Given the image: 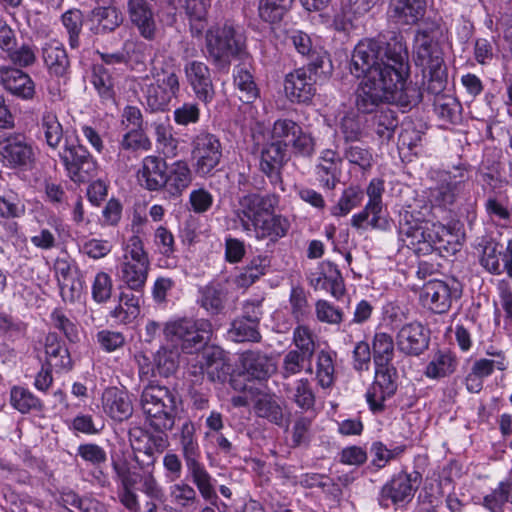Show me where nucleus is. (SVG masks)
I'll return each mask as SVG.
<instances>
[{"instance_id":"1","label":"nucleus","mask_w":512,"mask_h":512,"mask_svg":"<svg viewBox=\"0 0 512 512\" xmlns=\"http://www.w3.org/2000/svg\"><path fill=\"white\" fill-rule=\"evenodd\" d=\"M350 72L363 76L356 92V107L363 113L373 112L381 103L416 104L419 91L407 83L410 74L409 53L401 35L389 41L361 40L354 48Z\"/></svg>"},{"instance_id":"2","label":"nucleus","mask_w":512,"mask_h":512,"mask_svg":"<svg viewBox=\"0 0 512 512\" xmlns=\"http://www.w3.org/2000/svg\"><path fill=\"white\" fill-rule=\"evenodd\" d=\"M430 208L424 206L421 210L409 206L400 214V240L418 255H428L433 251L440 254H454L457 251V236L452 230L426 218Z\"/></svg>"},{"instance_id":"3","label":"nucleus","mask_w":512,"mask_h":512,"mask_svg":"<svg viewBox=\"0 0 512 512\" xmlns=\"http://www.w3.org/2000/svg\"><path fill=\"white\" fill-rule=\"evenodd\" d=\"M196 429L192 421H185L179 432L181 453L185 461L188 476L204 501L217 502L216 480L201 462V450L195 436Z\"/></svg>"},{"instance_id":"4","label":"nucleus","mask_w":512,"mask_h":512,"mask_svg":"<svg viewBox=\"0 0 512 512\" xmlns=\"http://www.w3.org/2000/svg\"><path fill=\"white\" fill-rule=\"evenodd\" d=\"M150 261L139 235L128 238L116 266V277L127 288L141 293L146 285Z\"/></svg>"},{"instance_id":"5","label":"nucleus","mask_w":512,"mask_h":512,"mask_svg":"<svg viewBox=\"0 0 512 512\" xmlns=\"http://www.w3.org/2000/svg\"><path fill=\"white\" fill-rule=\"evenodd\" d=\"M140 404L147 421L155 430L164 432L173 428L177 406L176 396L169 388L149 383L142 390Z\"/></svg>"},{"instance_id":"6","label":"nucleus","mask_w":512,"mask_h":512,"mask_svg":"<svg viewBox=\"0 0 512 512\" xmlns=\"http://www.w3.org/2000/svg\"><path fill=\"white\" fill-rule=\"evenodd\" d=\"M415 63L422 68L424 77H428V90L440 93L447 81L446 68L438 43L425 31L415 36Z\"/></svg>"},{"instance_id":"7","label":"nucleus","mask_w":512,"mask_h":512,"mask_svg":"<svg viewBox=\"0 0 512 512\" xmlns=\"http://www.w3.org/2000/svg\"><path fill=\"white\" fill-rule=\"evenodd\" d=\"M212 332V324L207 319L181 318L167 322L163 327L165 338L179 344L185 353L202 349L210 341Z\"/></svg>"},{"instance_id":"8","label":"nucleus","mask_w":512,"mask_h":512,"mask_svg":"<svg viewBox=\"0 0 512 512\" xmlns=\"http://www.w3.org/2000/svg\"><path fill=\"white\" fill-rule=\"evenodd\" d=\"M243 35L233 26L210 29L206 34V48L209 56L217 65H229L244 50Z\"/></svg>"},{"instance_id":"9","label":"nucleus","mask_w":512,"mask_h":512,"mask_svg":"<svg viewBox=\"0 0 512 512\" xmlns=\"http://www.w3.org/2000/svg\"><path fill=\"white\" fill-rule=\"evenodd\" d=\"M194 168L198 175L210 174L220 163L222 158V144L220 139L205 130L196 134L191 143Z\"/></svg>"},{"instance_id":"10","label":"nucleus","mask_w":512,"mask_h":512,"mask_svg":"<svg viewBox=\"0 0 512 512\" xmlns=\"http://www.w3.org/2000/svg\"><path fill=\"white\" fill-rule=\"evenodd\" d=\"M36 155L32 144L22 134H9L0 138V161L10 169H31Z\"/></svg>"},{"instance_id":"11","label":"nucleus","mask_w":512,"mask_h":512,"mask_svg":"<svg viewBox=\"0 0 512 512\" xmlns=\"http://www.w3.org/2000/svg\"><path fill=\"white\" fill-rule=\"evenodd\" d=\"M420 478L418 472L400 471L394 474L380 490L378 497L380 506L388 508L390 505H402L410 502L418 488Z\"/></svg>"},{"instance_id":"12","label":"nucleus","mask_w":512,"mask_h":512,"mask_svg":"<svg viewBox=\"0 0 512 512\" xmlns=\"http://www.w3.org/2000/svg\"><path fill=\"white\" fill-rule=\"evenodd\" d=\"M60 158L75 183H85L95 177L98 164L89 151L81 144H66Z\"/></svg>"},{"instance_id":"13","label":"nucleus","mask_w":512,"mask_h":512,"mask_svg":"<svg viewBox=\"0 0 512 512\" xmlns=\"http://www.w3.org/2000/svg\"><path fill=\"white\" fill-rule=\"evenodd\" d=\"M460 296L461 288L456 280L442 281L434 279L424 285L421 301L433 313L443 314L451 308L452 302Z\"/></svg>"},{"instance_id":"14","label":"nucleus","mask_w":512,"mask_h":512,"mask_svg":"<svg viewBox=\"0 0 512 512\" xmlns=\"http://www.w3.org/2000/svg\"><path fill=\"white\" fill-rule=\"evenodd\" d=\"M279 204L276 194H247L240 198L236 215L244 230H251V226L263 217L275 212Z\"/></svg>"},{"instance_id":"15","label":"nucleus","mask_w":512,"mask_h":512,"mask_svg":"<svg viewBox=\"0 0 512 512\" xmlns=\"http://www.w3.org/2000/svg\"><path fill=\"white\" fill-rule=\"evenodd\" d=\"M397 370L393 365L375 366V379L366 393V400L373 413L385 409V401L397 390Z\"/></svg>"},{"instance_id":"16","label":"nucleus","mask_w":512,"mask_h":512,"mask_svg":"<svg viewBox=\"0 0 512 512\" xmlns=\"http://www.w3.org/2000/svg\"><path fill=\"white\" fill-rule=\"evenodd\" d=\"M488 358L475 360L470 371L465 377V385L469 392L478 393L483 388V381L489 377L495 370L505 371L509 366L503 351L488 350Z\"/></svg>"},{"instance_id":"17","label":"nucleus","mask_w":512,"mask_h":512,"mask_svg":"<svg viewBox=\"0 0 512 512\" xmlns=\"http://www.w3.org/2000/svg\"><path fill=\"white\" fill-rule=\"evenodd\" d=\"M287 143L273 141L267 143L261 149L260 170L268 177L274 187L284 191L282 169L287 162Z\"/></svg>"},{"instance_id":"18","label":"nucleus","mask_w":512,"mask_h":512,"mask_svg":"<svg viewBox=\"0 0 512 512\" xmlns=\"http://www.w3.org/2000/svg\"><path fill=\"white\" fill-rule=\"evenodd\" d=\"M184 74L196 98L204 104L211 103L216 92L210 68L204 62L189 60L184 65Z\"/></svg>"},{"instance_id":"19","label":"nucleus","mask_w":512,"mask_h":512,"mask_svg":"<svg viewBox=\"0 0 512 512\" xmlns=\"http://www.w3.org/2000/svg\"><path fill=\"white\" fill-rule=\"evenodd\" d=\"M438 179L437 186L431 189V200L439 206L450 205L467 179V170L465 167L456 166L452 171L439 172Z\"/></svg>"},{"instance_id":"20","label":"nucleus","mask_w":512,"mask_h":512,"mask_svg":"<svg viewBox=\"0 0 512 512\" xmlns=\"http://www.w3.org/2000/svg\"><path fill=\"white\" fill-rule=\"evenodd\" d=\"M429 342V330L418 321L404 324L396 335L398 350L409 356H418L423 353L428 348Z\"/></svg>"},{"instance_id":"21","label":"nucleus","mask_w":512,"mask_h":512,"mask_svg":"<svg viewBox=\"0 0 512 512\" xmlns=\"http://www.w3.org/2000/svg\"><path fill=\"white\" fill-rule=\"evenodd\" d=\"M315 83L309 69L298 68L286 75L284 90L291 102L309 103L316 93Z\"/></svg>"},{"instance_id":"22","label":"nucleus","mask_w":512,"mask_h":512,"mask_svg":"<svg viewBox=\"0 0 512 512\" xmlns=\"http://www.w3.org/2000/svg\"><path fill=\"white\" fill-rule=\"evenodd\" d=\"M342 175V157L336 150L321 151L315 166V176L320 185L328 190H334Z\"/></svg>"},{"instance_id":"23","label":"nucleus","mask_w":512,"mask_h":512,"mask_svg":"<svg viewBox=\"0 0 512 512\" xmlns=\"http://www.w3.org/2000/svg\"><path fill=\"white\" fill-rule=\"evenodd\" d=\"M127 11L131 23L146 40L152 41L157 35L156 19L147 0H128Z\"/></svg>"},{"instance_id":"24","label":"nucleus","mask_w":512,"mask_h":512,"mask_svg":"<svg viewBox=\"0 0 512 512\" xmlns=\"http://www.w3.org/2000/svg\"><path fill=\"white\" fill-rule=\"evenodd\" d=\"M0 81L8 92L23 100H31L35 96L34 81L27 73L18 68L1 67Z\"/></svg>"},{"instance_id":"25","label":"nucleus","mask_w":512,"mask_h":512,"mask_svg":"<svg viewBox=\"0 0 512 512\" xmlns=\"http://www.w3.org/2000/svg\"><path fill=\"white\" fill-rule=\"evenodd\" d=\"M87 21L93 34L104 35L115 31L122 24L123 16L115 6H97L89 12Z\"/></svg>"},{"instance_id":"26","label":"nucleus","mask_w":512,"mask_h":512,"mask_svg":"<svg viewBox=\"0 0 512 512\" xmlns=\"http://www.w3.org/2000/svg\"><path fill=\"white\" fill-rule=\"evenodd\" d=\"M112 467L122 486V492L119 494L120 502L127 509L133 512L138 511V497L133 491L136 484L140 483L138 472L133 471L126 460L122 462L114 461Z\"/></svg>"},{"instance_id":"27","label":"nucleus","mask_w":512,"mask_h":512,"mask_svg":"<svg viewBox=\"0 0 512 512\" xmlns=\"http://www.w3.org/2000/svg\"><path fill=\"white\" fill-rule=\"evenodd\" d=\"M243 371L252 379L267 380L277 370V366L267 354L258 350H248L241 354Z\"/></svg>"},{"instance_id":"28","label":"nucleus","mask_w":512,"mask_h":512,"mask_svg":"<svg viewBox=\"0 0 512 512\" xmlns=\"http://www.w3.org/2000/svg\"><path fill=\"white\" fill-rule=\"evenodd\" d=\"M166 172L165 161L157 156H146L142 160L137 177L141 186L149 191H158L165 185Z\"/></svg>"},{"instance_id":"29","label":"nucleus","mask_w":512,"mask_h":512,"mask_svg":"<svg viewBox=\"0 0 512 512\" xmlns=\"http://www.w3.org/2000/svg\"><path fill=\"white\" fill-rule=\"evenodd\" d=\"M104 412L113 420L122 422L133 414V405L128 394L116 387L107 388L102 395Z\"/></svg>"},{"instance_id":"30","label":"nucleus","mask_w":512,"mask_h":512,"mask_svg":"<svg viewBox=\"0 0 512 512\" xmlns=\"http://www.w3.org/2000/svg\"><path fill=\"white\" fill-rule=\"evenodd\" d=\"M228 300V290L222 282H210L198 290V305L209 315L221 314Z\"/></svg>"},{"instance_id":"31","label":"nucleus","mask_w":512,"mask_h":512,"mask_svg":"<svg viewBox=\"0 0 512 512\" xmlns=\"http://www.w3.org/2000/svg\"><path fill=\"white\" fill-rule=\"evenodd\" d=\"M45 67L50 75L64 77L70 68V60L64 45L57 40H50L41 48Z\"/></svg>"},{"instance_id":"32","label":"nucleus","mask_w":512,"mask_h":512,"mask_svg":"<svg viewBox=\"0 0 512 512\" xmlns=\"http://www.w3.org/2000/svg\"><path fill=\"white\" fill-rule=\"evenodd\" d=\"M134 461L142 471L139 474L141 491L148 497L155 500H162L164 497L163 489L154 476L156 456L135 454Z\"/></svg>"},{"instance_id":"33","label":"nucleus","mask_w":512,"mask_h":512,"mask_svg":"<svg viewBox=\"0 0 512 512\" xmlns=\"http://www.w3.org/2000/svg\"><path fill=\"white\" fill-rule=\"evenodd\" d=\"M192 172L185 161H176L167 168L163 189L173 198H177L190 186Z\"/></svg>"},{"instance_id":"34","label":"nucleus","mask_w":512,"mask_h":512,"mask_svg":"<svg viewBox=\"0 0 512 512\" xmlns=\"http://www.w3.org/2000/svg\"><path fill=\"white\" fill-rule=\"evenodd\" d=\"M284 392L288 400L302 411H313L316 396L308 378H300L293 383L284 384Z\"/></svg>"},{"instance_id":"35","label":"nucleus","mask_w":512,"mask_h":512,"mask_svg":"<svg viewBox=\"0 0 512 512\" xmlns=\"http://www.w3.org/2000/svg\"><path fill=\"white\" fill-rule=\"evenodd\" d=\"M251 229L254 231L257 239H269L272 242H276L287 234L289 222L283 216L272 212L253 224Z\"/></svg>"},{"instance_id":"36","label":"nucleus","mask_w":512,"mask_h":512,"mask_svg":"<svg viewBox=\"0 0 512 512\" xmlns=\"http://www.w3.org/2000/svg\"><path fill=\"white\" fill-rule=\"evenodd\" d=\"M47 363L57 371H69L73 362L68 348L61 342L56 333H49L45 339Z\"/></svg>"},{"instance_id":"37","label":"nucleus","mask_w":512,"mask_h":512,"mask_svg":"<svg viewBox=\"0 0 512 512\" xmlns=\"http://www.w3.org/2000/svg\"><path fill=\"white\" fill-rule=\"evenodd\" d=\"M457 365L455 353L450 350H438L426 365L424 375L433 380L445 378L456 371Z\"/></svg>"},{"instance_id":"38","label":"nucleus","mask_w":512,"mask_h":512,"mask_svg":"<svg viewBox=\"0 0 512 512\" xmlns=\"http://www.w3.org/2000/svg\"><path fill=\"white\" fill-rule=\"evenodd\" d=\"M74 265L69 258H57L54 262V271L57 277L61 295L64 300L70 302L78 297L81 290V283L76 286L74 283L69 285L68 281L72 276Z\"/></svg>"},{"instance_id":"39","label":"nucleus","mask_w":512,"mask_h":512,"mask_svg":"<svg viewBox=\"0 0 512 512\" xmlns=\"http://www.w3.org/2000/svg\"><path fill=\"white\" fill-rule=\"evenodd\" d=\"M60 22L67 35L69 47L73 50L78 49L81 45L80 35L85 22L84 13L80 9L71 8L61 15Z\"/></svg>"},{"instance_id":"40","label":"nucleus","mask_w":512,"mask_h":512,"mask_svg":"<svg viewBox=\"0 0 512 512\" xmlns=\"http://www.w3.org/2000/svg\"><path fill=\"white\" fill-rule=\"evenodd\" d=\"M254 411L258 417L265 418L276 425L283 423V410L274 394L257 392Z\"/></svg>"},{"instance_id":"41","label":"nucleus","mask_w":512,"mask_h":512,"mask_svg":"<svg viewBox=\"0 0 512 512\" xmlns=\"http://www.w3.org/2000/svg\"><path fill=\"white\" fill-rule=\"evenodd\" d=\"M335 355L326 350L318 352L315 363V379L317 384L328 389L335 382Z\"/></svg>"},{"instance_id":"42","label":"nucleus","mask_w":512,"mask_h":512,"mask_svg":"<svg viewBox=\"0 0 512 512\" xmlns=\"http://www.w3.org/2000/svg\"><path fill=\"white\" fill-rule=\"evenodd\" d=\"M228 337L237 343H258L262 339L259 325L238 317L232 321L228 330Z\"/></svg>"},{"instance_id":"43","label":"nucleus","mask_w":512,"mask_h":512,"mask_svg":"<svg viewBox=\"0 0 512 512\" xmlns=\"http://www.w3.org/2000/svg\"><path fill=\"white\" fill-rule=\"evenodd\" d=\"M209 3L205 0H186L185 10L193 36L200 37L207 27Z\"/></svg>"},{"instance_id":"44","label":"nucleus","mask_w":512,"mask_h":512,"mask_svg":"<svg viewBox=\"0 0 512 512\" xmlns=\"http://www.w3.org/2000/svg\"><path fill=\"white\" fill-rule=\"evenodd\" d=\"M311 357L302 354L298 350H289L283 356L280 373L283 379H288L292 376L300 374L303 370L307 373H312V366L310 364Z\"/></svg>"},{"instance_id":"45","label":"nucleus","mask_w":512,"mask_h":512,"mask_svg":"<svg viewBox=\"0 0 512 512\" xmlns=\"http://www.w3.org/2000/svg\"><path fill=\"white\" fill-rule=\"evenodd\" d=\"M10 404L22 414L42 411L43 403L27 388L13 386L10 390Z\"/></svg>"},{"instance_id":"46","label":"nucleus","mask_w":512,"mask_h":512,"mask_svg":"<svg viewBox=\"0 0 512 512\" xmlns=\"http://www.w3.org/2000/svg\"><path fill=\"white\" fill-rule=\"evenodd\" d=\"M293 5V0H259L258 15L270 24H275L284 18Z\"/></svg>"},{"instance_id":"47","label":"nucleus","mask_w":512,"mask_h":512,"mask_svg":"<svg viewBox=\"0 0 512 512\" xmlns=\"http://www.w3.org/2000/svg\"><path fill=\"white\" fill-rule=\"evenodd\" d=\"M507 502L512 503V482L502 481L483 497L481 505L489 512H504Z\"/></svg>"},{"instance_id":"48","label":"nucleus","mask_w":512,"mask_h":512,"mask_svg":"<svg viewBox=\"0 0 512 512\" xmlns=\"http://www.w3.org/2000/svg\"><path fill=\"white\" fill-rule=\"evenodd\" d=\"M426 0H398L394 14L404 24H414L425 14Z\"/></svg>"},{"instance_id":"49","label":"nucleus","mask_w":512,"mask_h":512,"mask_svg":"<svg viewBox=\"0 0 512 512\" xmlns=\"http://www.w3.org/2000/svg\"><path fill=\"white\" fill-rule=\"evenodd\" d=\"M372 126L379 139L382 142H388L398 126L395 112L390 109L377 111L372 118Z\"/></svg>"},{"instance_id":"50","label":"nucleus","mask_w":512,"mask_h":512,"mask_svg":"<svg viewBox=\"0 0 512 512\" xmlns=\"http://www.w3.org/2000/svg\"><path fill=\"white\" fill-rule=\"evenodd\" d=\"M364 199L363 190L358 186H349L346 188L339 200L335 205L331 207V214L335 217H344L350 213V211L362 203Z\"/></svg>"},{"instance_id":"51","label":"nucleus","mask_w":512,"mask_h":512,"mask_svg":"<svg viewBox=\"0 0 512 512\" xmlns=\"http://www.w3.org/2000/svg\"><path fill=\"white\" fill-rule=\"evenodd\" d=\"M373 356L375 366L392 365L394 341L391 335L378 332L373 339Z\"/></svg>"},{"instance_id":"52","label":"nucleus","mask_w":512,"mask_h":512,"mask_svg":"<svg viewBox=\"0 0 512 512\" xmlns=\"http://www.w3.org/2000/svg\"><path fill=\"white\" fill-rule=\"evenodd\" d=\"M323 279V290L329 291L335 298H340L345 292L343 278L337 266L331 262H323L320 265Z\"/></svg>"},{"instance_id":"53","label":"nucleus","mask_w":512,"mask_h":512,"mask_svg":"<svg viewBox=\"0 0 512 512\" xmlns=\"http://www.w3.org/2000/svg\"><path fill=\"white\" fill-rule=\"evenodd\" d=\"M41 130L47 145L57 148L63 138V128L55 113L45 112L41 118Z\"/></svg>"},{"instance_id":"54","label":"nucleus","mask_w":512,"mask_h":512,"mask_svg":"<svg viewBox=\"0 0 512 512\" xmlns=\"http://www.w3.org/2000/svg\"><path fill=\"white\" fill-rule=\"evenodd\" d=\"M234 85L242 102L251 103L258 97V88L249 71L239 68L234 75Z\"/></svg>"},{"instance_id":"55","label":"nucleus","mask_w":512,"mask_h":512,"mask_svg":"<svg viewBox=\"0 0 512 512\" xmlns=\"http://www.w3.org/2000/svg\"><path fill=\"white\" fill-rule=\"evenodd\" d=\"M154 132L159 149L166 157L177 154L178 140L173 136L172 127L167 123H154Z\"/></svg>"},{"instance_id":"56","label":"nucleus","mask_w":512,"mask_h":512,"mask_svg":"<svg viewBox=\"0 0 512 512\" xmlns=\"http://www.w3.org/2000/svg\"><path fill=\"white\" fill-rule=\"evenodd\" d=\"M152 83L158 84L163 90L177 96L180 90L179 77L174 69L168 66L154 67L151 71Z\"/></svg>"},{"instance_id":"57","label":"nucleus","mask_w":512,"mask_h":512,"mask_svg":"<svg viewBox=\"0 0 512 512\" xmlns=\"http://www.w3.org/2000/svg\"><path fill=\"white\" fill-rule=\"evenodd\" d=\"M144 95L146 104L152 112L164 111L170 101L176 97L152 82L144 89Z\"/></svg>"},{"instance_id":"58","label":"nucleus","mask_w":512,"mask_h":512,"mask_svg":"<svg viewBox=\"0 0 512 512\" xmlns=\"http://www.w3.org/2000/svg\"><path fill=\"white\" fill-rule=\"evenodd\" d=\"M292 343L295 346L294 350H298L304 355L312 358L315 353V336L312 330L303 324H298L292 333Z\"/></svg>"},{"instance_id":"59","label":"nucleus","mask_w":512,"mask_h":512,"mask_svg":"<svg viewBox=\"0 0 512 512\" xmlns=\"http://www.w3.org/2000/svg\"><path fill=\"white\" fill-rule=\"evenodd\" d=\"M138 46L136 41L128 39L123 42L120 50L116 52H98V54L101 61L107 65H126L133 59Z\"/></svg>"},{"instance_id":"60","label":"nucleus","mask_w":512,"mask_h":512,"mask_svg":"<svg viewBox=\"0 0 512 512\" xmlns=\"http://www.w3.org/2000/svg\"><path fill=\"white\" fill-rule=\"evenodd\" d=\"M197 490L189 483L180 481L169 488V494L173 503L180 507H189L198 502Z\"/></svg>"},{"instance_id":"61","label":"nucleus","mask_w":512,"mask_h":512,"mask_svg":"<svg viewBox=\"0 0 512 512\" xmlns=\"http://www.w3.org/2000/svg\"><path fill=\"white\" fill-rule=\"evenodd\" d=\"M344 158L351 164L367 171L373 163V154L367 147L361 145H348L343 152Z\"/></svg>"},{"instance_id":"62","label":"nucleus","mask_w":512,"mask_h":512,"mask_svg":"<svg viewBox=\"0 0 512 512\" xmlns=\"http://www.w3.org/2000/svg\"><path fill=\"white\" fill-rule=\"evenodd\" d=\"M381 213V209L376 207L369 209L366 204L362 211L352 216L351 225L356 229H366L368 226L373 229L383 228Z\"/></svg>"},{"instance_id":"63","label":"nucleus","mask_w":512,"mask_h":512,"mask_svg":"<svg viewBox=\"0 0 512 512\" xmlns=\"http://www.w3.org/2000/svg\"><path fill=\"white\" fill-rule=\"evenodd\" d=\"M154 365L160 376L168 377L177 369L178 355L173 350L161 348L154 356Z\"/></svg>"},{"instance_id":"64","label":"nucleus","mask_w":512,"mask_h":512,"mask_svg":"<svg viewBox=\"0 0 512 512\" xmlns=\"http://www.w3.org/2000/svg\"><path fill=\"white\" fill-rule=\"evenodd\" d=\"M340 133L345 142H356L363 136L362 124L359 117L355 114H346L340 121Z\"/></svg>"}]
</instances>
